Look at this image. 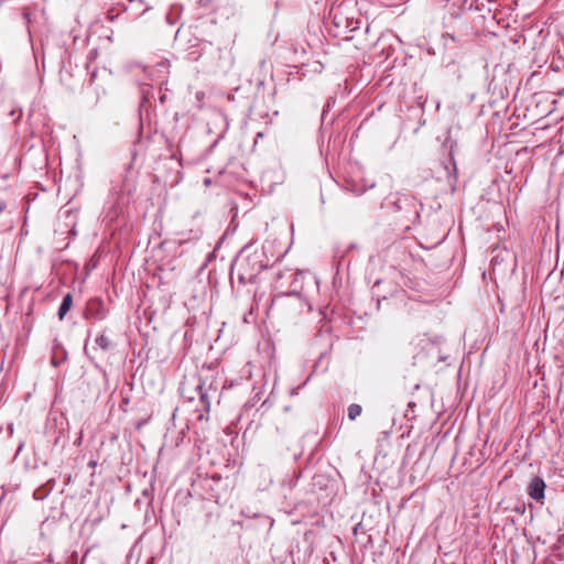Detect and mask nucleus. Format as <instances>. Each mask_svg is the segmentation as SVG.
<instances>
[{
  "label": "nucleus",
  "instance_id": "1",
  "mask_svg": "<svg viewBox=\"0 0 564 564\" xmlns=\"http://www.w3.org/2000/svg\"><path fill=\"white\" fill-rule=\"evenodd\" d=\"M262 264L257 254H249L236 259L231 267V274H237L240 283L251 282L261 271Z\"/></svg>",
  "mask_w": 564,
  "mask_h": 564
},
{
  "label": "nucleus",
  "instance_id": "2",
  "mask_svg": "<svg viewBox=\"0 0 564 564\" xmlns=\"http://www.w3.org/2000/svg\"><path fill=\"white\" fill-rule=\"evenodd\" d=\"M85 315L87 318H94L95 321H102L107 316V310L101 300L91 299L86 305Z\"/></svg>",
  "mask_w": 564,
  "mask_h": 564
},
{
  "label": "nucleus",
  "instance_id": "3",
  "mask_svg": "<svg viewBox=\"0 0 564 564\" xmlns=\"http://www.w3.org/2000/svg\"><path fill=\"white\" fill-rule=\"evenodd\" d=\"M545 482L541 477H533L528 485L527 492L535 501L544 499Z\"/></svg>",
  "mask_w": 564,
  "mask_h": 564
},
{
  "label": "nucleus",
  "instance_id": "4",
  "mask_svg": "<svg viewBox=\"0 0 564 564\" xmlns=\"http://www.w3.org/2000/svg\"><path fill=\"white\" fill-rule=\"evenodd\" d=\"M96 346L102 351H109L113 347L112 340L105 334H100L95 339Z\"/></svg>",
  "mask_w": 564,
  "mask_h": 564
},
{
  "label": "nucleus",
  "instance_id": "5",
  "mask_svg": "<svg viewBox=\"0 0 564 564\" xmlns=\"http://www.w3.org/2000/svg\"><path fill=\"white\" fill-rule=\"evenodd\" d=\"M73 304V296L72 294L67 293L61 303V306L58 308V317L59 319H63L65 315L69 312Z\"/></svg>",
  "mask_w": 564,
  "mask_h": 564
},
{
  "label": "nucleus",
  "instance_id": "6",
  "mask_svg": "<svg viewBox=\"0 0 564 564\" xmlns=\"http://www.w3.org/2000/svg\"><path fill=\"white\" fill-rule=\"evenodd\" d=\"M361 412H362L361 405H359L357 403H352L347 409L348 419L354 421L361 414Z\"/></svg>",
  "mask_w": 564,
  "mask_h": 564
},
{
  "label": "nucleus",
  "instance_id": "7",
  "mask_svg": "<svg viewBox=\"0 0 564 564\" xmlns=\"http://www.w3.org/2000/svg\"><path fill=\"white\" fill-rule=\"evenodd\" d=\"M286 296H295L297 299H300V293L297 292H292V293H288V294H279V295H275L272 300L273 304L274 305H280L281 302L284 300V297Z\"/></svg>",
  "mask_w": 564,
  "mask_h": 564
},
{
  "label": "nucleus",
  "instance_id": "8",
  "mask_svg": "<svg viewBox=\"0 0 564 564\" xmlns=\"http://www.w3.org/2000/svg\"><path fill=\"white\" fill-rule=\"evenodd\" d=\"M199 399H200V402L204 403L205 410L208 412L209 408H210V402H209L208 394L206 392L202 391L200 395H199Z\"/></svg>",
  "mask_w": 564,
  "mask_h": 564
},
{
  "label": "nucleus",
  "instance_id": "9",
  "mask_svg": "<svg viewBox=\"0 0 564 564\" xmlns=\"http://www.w3.org/2000/svg\"><path fill=\"white\" fill-rule=\"evenodd\" d=\"M443 39H444L445 41H448V40H449V41L456 42V37H455L453 34H451V33H444V34H443Z\"/></svg>",
  "mask_w": 564,
  "mask_h": 564
},
{
  "label": "nucleus",
  "instance_id": "10",
  "mask_svg": "<svg viewBox=\"0 0 564 564\" xmlns=\"http://www.w3.org/2000/svg\"><path fill=\"white\" fill-rule=\"evenodd\" d=\"M82 440H83V432H80V433H79V435H78L77 440L75 441V444H76L77 446H79V445L82 444Z\"/></svg>",
  "mask_w": 564,
  "mask_h": 564
},
{
  "label": "nucleus",
  "instance_id": "11",
  "mask_svg": "<svg viewBox=\"0 0 564 564\" xmlns=\"http://www.w3.org/2000/svg\"><path fill=\"white\" fill-rule=\"evenodd\" d=\"M95 465H96V463H95V462H90V463H89V466H95Z\"/></svg>",
  "mask_w": 564,
  "mask_h": 564
}]
</instances>
